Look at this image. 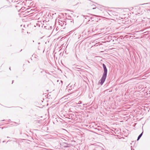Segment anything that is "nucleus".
Listing matches in <instances>:
<instances>
[{
	"mask_svg": "<svg viewBox=\"0 0 150 150\" xmlns=\"http://www.w3.org/2000/svg\"><path fill=\"white\" fill-rule=\"evenodd\" d=\"M13 81H12V83H13Z\"/></svg>",
	"mask_w": 150,
	"mask_h": 150,
	"instance_id": "6",
	"label": "nucleus"
},
{
	"mask_svg": "<svg viewBox=\"0 0 150 150\" xmlns=\"http://www.w3.org/2000/svg\"><path fill=\"white\" fill-rule=\"evenodd\" d=\"M103 67L104 69V72L103 75L101 79L100 80V83L101 85H102L104 82L106 78L107 74V69L106 67V66L104 64H103Z\"/></svg>",
	"mask_w": 150,
	"mask_h": 150,
	"instance_id": "1",
	"label": "nucleus"
},
{
	"mask_svg": "<svg viewBox=\"0 0 150 150\" xmlns=\"http://www.w3.org/2000/svg\"><path fill=\"white\" fill-rule=\"evenodd\" d=\"M9 69L11 70V68L10 67L9 68Z\"/></svg>",
	"mask_w": 150,
	"mask_h": 150,
	"instance_id": "7",
	"label": "nucleus"
},
{
	"mask_svg": "<svg viewBox=\"0 0 150 150\" xmlns=\"http://www.w3.org/2000/svg\"><path fill=\"white\" fill-rule=\"evenodd\" d=\"M96 8H93V9H95Z\"/></svg>",
	"mask_w": 150,
	"mask_h": 150,
	"instance_id": "5",
	"label": "nucleus"
},
{
	"mask_svg": "<svg viewBox=\"0 0 150 150\" xmlns=\"http://www.w3.org/2000/svg\"><path fill=\"white\" fill-rule=\"evenodd\" d=\"M143 132H142V133H141L139 136L138 137V138H137V140H138L140 139V138L141 137H142V134H143Z\"/></svg>",
	"mask_w": 150,
	"mask_h": 150,
	"instance_id": "2",
	"label": "nucleus"
},
{
	"mask_svg": "<svg viewBox=\"0 0 150 150\" xmlns=\"http://www.w3.org/2000/svg\"><path fill=\"white\" fill-rule=\"evenodd\" d=\"M78 66H76L75 68L76 69H81L80 68H78Z\"/></svg>",
	"mask_w": 150,
	"mask_h": 150,
	"instance_id": "4",
	"label": "nucleus"
},
{
	"mask_svg": "<svg viewBox=\"0 0 150 150\" xmlns=\"http://www.w3.org/2000/svg\"><path fill=\"white\" fill-rule=\"evenodd\" d=\"M82 103V102L81 101H79L78 103H77V104H80Z\"/></svg>",
	"mask_w": 150,
	"mask_h": 150,
	"instance_id": "3",
	"label": "nucleus"
},
{
	"mask_svg": "<svg viewBox=\"0 0 150 150\" xmlns=\"http://www.w3.org/2000/svg\"><path fill=\"white\" fill-rule=\"evenodd\" d=\"M7 138H9V137H7Z\"/></svg>",
	"mask_w": 150,
	"mask_h": 150,
	"instance_id": "8",
	"label": "nucleus"
}]
</instances>
